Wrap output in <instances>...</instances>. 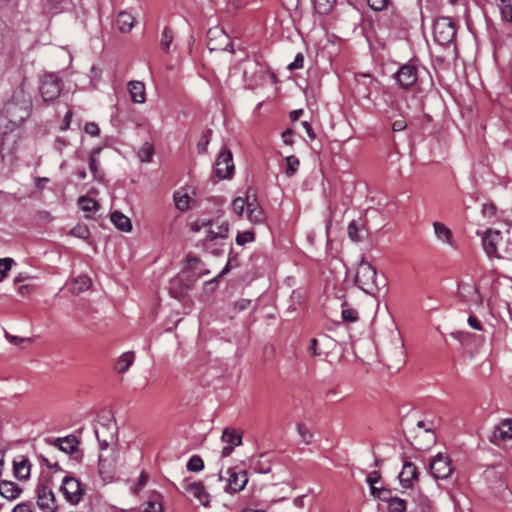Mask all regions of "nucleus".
Returning a JSON list of instances; mask_svg holds the SVG:
<instances>
[{
  "label": "nucleus",
  "mask_w": 512,
  "mask_h": 512,
  "mask_svg": "<svg viewBox=\"0 0 512 512\" xmlns=\"http://www.w3.org/2000/svg\"><path fill=\"white\" fill-rule=\"evenodd\" d=\"M31 108L30 96L20 85L0 111V133L8 134L18 129L30 116Z\"/></svg>",
  "instance_id": "nucleus-1"
},
{
  "label": "nucleus",
  "mask_w": 512,
  "mask_h": 512,
  "mask_svg": "<svg viewBox=\"0 0 512 512\" xmlns=\"http://www.w3.org/2000/svg\"><path fill=\"white\" fill-rule=\"evenodd\" d=\"M355 285L368 295L376 296L386 286L383 276H378L376 268L365 260H361L354 276Z\"/></svg>",
  "instance_id": "nucleus-2"
},
{
  "label": "nucleus",
  "mask_w": 512,
  "mask_h": 512,
  "mask_svg": "<svg viewBox=\"0 0 512 512\" xmlns=\"http://www.w3.org/2000/svg\"><path fill=\"white\" fill-rule=\"evenodd\" d=\"M116 427L113 423H100L95 427V435L100 445L101 453L99 455V470L103 471L108 465V457L103 454L110 444L114 441Z\"/></svg>",
  "instance_id": "nucleus-3"
},
{
  "label": "nucleus",
  "mask_w": 512,
  "mask_h": 512,
  "mask_svg": "<svg viewBox=\"0 0 512 512\" xmlns=\"http://www.w3.org/2000/svg\"><path fill=\"white\" fill-rule=\"evenodd\" d=\"M456 36L455 24L449 17H438L433 25L434 40L440 45L450 44Z\"/></svg>",
  "instance_id": "nucleus-4"
},
{
  "label": "nucleus",
  "mask_w": 512,
  "mask_h": 512,
  "mask_svg": "<svg viewBox=\"0 0 512 512\" xmlns=\"http://www.w3.org/2000/svg\"><path fill=\"white\" fill-rule=\"evenodd\" d=\"M483 249L488 257L503 258L501 251L505 240L499 230L488 229L482 239Z\"/></svg>",
  "instance_id": "nucleus-5"
},
{
  "label": "nucleus",
  "mask_w": 512,
  "mask_h": 512,
  "mask_svg": "<svg viewBox=\"0 0 512 512\" xmlns=\"http://www.w3.org/2000/svg\"><path fill=\"white\" fill-rule=\"evenodd\" d=\"M40 94L45 102L54 101L62 91V81L55 74H45L39 85Z\"/></svg>",
  "instance_id": "nucleus-6"
},
{
  "label": "nucleus",
  "mask_w": 512,
  "mask_h": 512,
  "mask_svg": "<svg viewBox=\"0 0 512 512\" xmlns=\"http://www.w3.org/2000/svg\"><path fill=\"white\" fill-rule=\"evenodd\" d=\"M60 491L64 495L65 500L72 505L78 504L84 496V489L81 483L71 476L63 478Z\"/></svg>",
  "instance_id": "nucleus-7"
},
{
  "label": "nucleus",
  "mask_w": 512,
  "mask_h": 512,
  "mask_svg": "<svg viewBox=\"0 0 512 512\" xmlns=\"http://www.w3.org/2000/svg\"><path fill=\"white\" fill-rule=\"evenodd\" d=\"M430 473L435 479H447L452 473L450 459L438 453L429 465Z\"/></svg>",
  "instance_id": "nucleus-8"
},
{
  "label": "nucleus",
  "mask_w": 512,
  "mask_h": 512,
  "mask_svg": "<svg viewBox=\"0 0 512 512\" xmlns=\"http://www.w3.org/2000/svg\"><path fill=\"white\" fill-rule=\"evenodd\" d=\"M265 73L264 65L258 61H249L244 68L243 77L249 88H255L264 78Z\"/></svg>",
  "instance_id": "nucleus-9"
},
{
  "label": "nucleus",
  "mask_w": 512,
  "mask_h": 512,
  "mask_svg": "<svg viewBox=\"0 0 512 512\" xmlns=\"http://www.w3.org/2000/svg\"><path fill=\"white\" fill-rule=\"evenodd\" d=\"M208 46L211 51L226 50L229 48L231 53L234 52L233 45L230 43L228 36L222 29L217 27L211 28L207 33Z\"/></svg>",
  "instance_id": "nucleus-10"
},
{
  "label": "nucleus",
  "mask_w": 512,
  "mask_h": 512,
  "mask_svg": "<svg viewBox=\"0 0 512 512\" xmlns=\"http://www.w3.org/2000/svg\"><path fill=\"white\" fill-rule=\"evenodd\" d=\"M37 505L41 510L55 512V495L52 488L44 483H39L36 487Z\"/></svg>",
  "instance_id": "nucleus-11"
},
{
  "label": "nucleus",
  "mask_w": 512,
  "mask_h": 512,
  "mask_svg": "<svg viewBox=\"0 0 512 512\" xmlns=\"http://www.w3.org/2000/svg\"><path fill=\"white\" fill-rule=\"evenodd\" d=\"M180 485L184 492L191 494L200 502L201 505L204 507L209 505L210 496L206 492L205 487L201 482L183 479Z\"/></svg>",
  "instance_id": "nucleus-12"
},
{
  "label": "nucleus",
  "mask_w": 512,
  "mask_h": 512,
  "mask_svg": "<svg viewBox=\"0 0 512 512\" xmlns=\"http://www.w3.org/2000/svg\"><path fill=\"white\" fill-rule=\"evenodd\" d=\"M234 163L232 153L228 150L219 153L215 163V174L219 179H227L232 176Z\"/></svg>",
  "instance_id": "nucleus-13"
},
{
  "label": "nucleus",
  "mask_w": 512,
  "mask_h": 512,
  "mask_svg": "<svg viewBox=\"0 0 512 512\" xmlns=\"http://www.w3.org/2000/svg\"><path fill=\"white\" fill-rule=\"evenodd\" d=\"M398 85L403 89L411 88L418 79V72L411 64L402 65L394 75Z\"/></svg>",
  "instance_id": "nucleus-14"
},
{
  "label": "nucleus",
  "mask_w": 512,
  "mask_h": 512,
  "mask_svg": "<svg viewBox=\"0 0 512 512\" xmlns=\"http://www.w3.org/2000/svg\"><path fill=\"white\" fill-rule=\"evenodd\" d=\"M228 479L225 486V491L230 494H235L242 491L248 483V476L246 471L236 472L233 468L227 470Z\"/></svg>",
  "instance_id": "nucleus-15"
},
{
  "label": "nucleus",
  "mask_w": 512,
  "mask_h": 512,
  "mask_svg": "<svg viewBox=\"0 0 512 512\" xmlns=\"http://www.w3.org/2000/svg\"><path fill=\"white\" fill-rule=\"evenodd\" d=\"M221 441L226 445L221 451L222 457H228L235 447L242 444V436L235 429L225 428L222 432Z\"/></svg>",
  "instance_id": "nucleus-16"
},
{
  "label": "nucleus",
  "mask_w": 512,
  "mask_h": 512,
  "mask_svg": "<svg viewBox=\"0 0 512 512\" xmlns=\"http://www.w3.org/2000/svg\"><path fill=\"white\" fill-rule=\"evenodd\" d=\"M418 479V469L414 463L406 461L399 473L400 484L404 488H410Z\"/></svg>",
  "instance_id": "nucleus-17"
},
{
  "label": "nucleus",
  "mask_w": 512,
  "mask_h": 512,
  "mask_svg": "<svg viewBox=\"0 0 512 512\" xmlns=\"http://www.w3.org/2000/svg\"><path fill=\"white\" fill-rule=\"evenodd\" d=\"M433 230L436 239L453 249H457L452 231L442 222H433Z\"/></svg>",
  "instance_id": "nucleus-18"
},
{
  "label": "nucleus",
  "mask_w": 512,
  "mask_h": 512,
  "mask_svg": "<svg viewBox=\"0 0 512 512\" xmlns=\"http://www.w3.org/2000/svg\"><path fill=\"white\" fill-rule=\"evenodd\" d=\"M512 440V419H505L497 425L491 436V441L499 444L501 441Z\"/></svg>",
  "instance_id": "nucleus-19"
},
{
  "label": "nucleus",
  "mask_w": 512,
  "mask_h": 512,
  "mask_svg": "<svg viewBox=\"0 0 512 512\" xmlns=\"http://www.w3.org/2000/svg\"><path fill=\"white\" fill-rule=\"evenodd\" d=\"M246 217L253 224H263L266 220V214L262 207L257 204L255 199L250 200L249 196H247Z\"/></svg>",
  "instance_id": "nucleus-20"
},
{
  "label": "nucleus",
  "mask_w": 512,
  "mask_h": 512,
  "mask_svg": "<svg viewBox=\"0 0 512 512\" xmlns=\"http://www.w3.org/2000/svg\"><path fill=\"white\" fill-rule=\"evenodd\" d=\"M213 223L210 221V225L205 230V238L204 241L206 243L215 241L217 239H225L228 236L229 225L227 222H223L220 225H217L216 228H213Z\"/></svg>",
  "instance_id": "nucleus-21"
},
{
  "label": "nucleus",
  "mask_w": 512,
  "mask_h": 512,
  "mask_svg": "<svg viewBox=\"0 0 512 512\" xmlns=\"http://www.w3.org/2000/svg\"><path fill=\"white\" fill-rule=\"evenodd\" d=\"M102 148L101 147H95L92 149L90 156H89V170L93 176V178L98 181L102 182L104 180V172L100 169V163L98 156L101 153Z\"/></svg>",
  "instance_id": "nucleus-22"
},
{
  "label": "nucleus",
  "mask_w": 512,
  "mask_h": 512,
  "mask_svg": "<svg viewBox=\"0 0 512 512\" xmlns=\"http://www.w3.org/2000/svg\"><path fill=\"white\" fill-rule=\"evenodd\" d=\"M21 493L22 489L18 484L7 480L0 481V495L7 500H15Z\"/></svg>",
  "instance_id": "nucleus-23"
},
{
  "label": "nucleus",
  "mask_w": 512,
  "mask_h": 512,
  "mask_svg": "<svg viewBox=\"0 0 512 512\" xmlns=\"http://www.w3.org/2000/svg\"><path fill=\"white\" fill-rule=\"evenodd\" d=\"M54 444L61 451L73 454L78 450L79 440L75 435H68L66 437L57 438Z\"/></svg>",
  "instance_id": "nucleus-24"
},
{
  "label": "nucleus",
  "mask_w": 512,
  "mask_h": 512,
  "mask_svg": "<svg viewBox=\"0 0 512 512\" xmlns=\"http://www.w3.org/2000/svg\"><path fill=\"white\" fill-rule=\"evenodd\" d=\"M128 89L132 102L142 104L146 100L145 85L140 81H130Z\"/></svg>",
  "instance_id": "nucleus-25"
},
{
  "label": "nucleus",
  "mask_w": 512,
  "mask_h": 512,
  "mask_svg": "<svg viewBox=\"0 0 512 512\" xmlns=\"http://www.w3.org/2000/svg\"><path fill=\"white\" fill-rule=\"evenodd\" d=\"M117 26L120 32L129 33L132 28L135 26V18L128 11H121L117 15Z\"/></svg>",
  "instance_id": "nucleus-26"
},
{
  "label": "nucleus",
  "mask_w": 512,
  "mask_h": 512,
  "mask_svg": "<svg viewBox=\"0 0 512 512\" xmlns=\"http://www.w3.org/2000/svg\"><path fill=\"white\" fill-rule=\"evenodd\" d=\"M78 205H79L80 209L83 212H85V217L86 218H92L93 215L100 208V205H99V203L96 200H94L92 198H89L87 196H81L78 199Z\"/></svg>",
  "instance_id": "nucleus-27"
},
{
  "label": "nucleus",
  "mask_w": 512,
  "mask_h": 512,
  "mask_svg": "<svg viewBox=\"0 0 512 512\" xmlns=\"http://www.w3.org/2000/svg\"><path fill=\"white\" fill-rule=\"evenodd\" d=\"M111 222L121 231L130 232L132 230L131 220L119 211L111 214Z\"/></svg>",
  "instance_id": "nucleus-28"
},
{
  "label": "nucleus",
  "mask_w": 512,
  "mask_h": 512,
  "mask_svg": "<svg viewBox=\"0 0 512 512\" xmlns=\"http://www.w3.org/2000/svg\"><path fill=\"white\" fill-rule=\"evenodd\" d=\"M499 9L501 20L505 23H512V0H494Z\"/></svg>",
  "instance_id": "nucleus-29"
},
{
  "label": "nucleus",
  "mask_w": 512,
  "mask_h": 512,
  "mask_svg": "<svg viewBox=\"0 0 512 512\" xmlns=\"http://www.w3.org/2000/svg\"><path fill=\"white\" fill-rule=\"evenodd\" d=\"M135 355L133 352L123 353L116 362L115 369L118 373H125L133 364Z\"/></svg>",
  "instance_id": "nucleus-30"
},
{
  "label": "nucleus",
  "mask_w": 512,
  "mask_h": 512,
  "mask_svg": "<svg viewBox=\"0 0 512 512\" xmlns=\"http://www.w3.org/2000/svg\"><path fill=\"white\" fill-rule=\"evenodd\" d=\"M14 474L20 480H26L30 476V463L27 459L14 462Z\"/></svg>",
  "instance_id": "nucleus-31"
},
{
  "label": "nucleus",
  "mask_w": 512,
  "mask_h": 512,
  "mask_svg": "<svg viewBox=\"0 0 512 512\" xmlns=\"http://www.w3.org/2000/svg\"><path fill=\"white\" fill-rule=\"evenodd\" d=\"M153 155H154V146L149 142L143 143V145L140 147V149L138 151L139 160L142 163H149L152 161Z\"/></svg>",
  "instance_id": "nucleus-32"
},
{
  "label": "nucleus",
  "mask_w": 512,
  "mask_h": 512,
  "mask_svg": "<svg viewBox=\"0 0 512 512\" xmlns=\"http://www.w3.org/2000/svg\"><path fill=\"white\" fill-rule=\"evenodd\" d=\"M389 512H406L407 502L399 497H392L387 500Z\"/></svg>",
  "instance_id": "nucleus-33"
},
{
  "label": "nucleus",
  "mask_w": 512,
  "mask_h": 512,
  "mask_svg": "<svg viewBox=\"0 0 512 512\" xmlns=\"http://www.w3.org/2000/svg\"><path fill=\"white\" fill-rule=\"evenodd\" d=\"M160 498L161 495L159 493L151 494L142 512H156L157 509L161 511Z\"/></svg>",
  "instance_id": "nucleus-34"
},
{
  "label": "nucleus",
  "mask_w": 512,
  "mask_h": 512,
  "mask_svg": "<svg viewBox=\"0 0 512 512\" xmlns=\"http://www.w3.org/2000/svg\"><path fill=\"white\" fill-rule=\"evenodd\" d=\"M174 201L176 207L181 211L187 210L190 206V197L188 193H182L181 191L175 192Z\"/></svg>",
  "instance_id": "nucleus-35"
},
{
  "label": "nucleus",
  "mask_w": 512,
  "mask_h": 512,
  "mask_svg": "<svg viewBox=\"0 0 512 512\" xmlns=\"http://www.w3.org/2000/svg\"><path fill=\"white\" fill-rule=\"evenodd\" d=\"M91 286V280L87 276H78L73 282V291L77 293H81L86 291Z\"/></svg>",
  "instance_id": "nucleus-36"
},
{
  "label": "nucleus",
  "mask_w": 512,
  "mask_h": 512,
  "mask_svg": "<svg viewBox=\"0 0 512 512\" xmlns=\"http://www.w3.org/2000/svg\"><path fill=\"white\" fill-rule=\"evenodd\" d=\"M342 319L345 322L354 323L359 319L358 312L349 307L346 303L342 304V312H341Z\"/></svg>",
  "instance_id": "nucleus-37"
},
{
  "label": "nucleus",
  "mask_w": 512,
  "mask_h": 512,
  "mask_svg": "<svg viewBox=\"0 0 512 512\" xmlns=\"http://www.w3.org/2000/svg\"><path fill=\"white\" fill-rule=\"evenodd\" d=\"M285 161H286L285 174L288 177H292L297 172L299 165H300V161L294 155L286 157Z\"/></svg>",
  "instance_id": "nucleus-38"
},
{
  "label": "nucleus",
  "mask_w": 512,
  "mask_h": 512,
  "mask_svg": "<svg viewBox=\"0 0 512 512\" xmlns=\"http://www.w3.org/2000/svg\"><path fill=\"white\" fill-rule=\"evenodd\" d=\"M233 211L240 217L246 212L247 209V198L237 197L232 202Z\"/></svg>",
  "instance_id": "nucleus-39"
},
{
  "label": "nucleus",
  "mask_w": 512,
  "mask_h": 512,
  "mask_svg": "<svg viewBox=\"0 0 512 512\" xmlns=\"http://www.w3.org/2000/svg\"><path fill=\"white\" fill-rule=\"evenodd\" d=\"M203 468L204 462L202 458L197 455L192 456L187 463V469L192 472H199L203 470Z\"/></svg>",
  "instance_id": "nucleus-40"
},
{
  "label": "nucleus",
  "mask_w": 512,
  "mask_h": 512,
  "mask_svg": "<svg viewBox=\"0 0 512 512\" xmlns=\"http://www.w3.org/2000/svg\"><path fill=\"white\" fill-rule=\"evenodd\" d=\"M348 236L353 242L362 241V235L356 221H351L348 225Z\"/></svg>",
  "instance_id": "nucleus-41"
},
{
  "label": "nucleus",
  "mask_w": 512,
  "mask_h": 512,
  "mask_svg": "<svg viewBox=\"0 0 512 512\" xmlns=\"http://www.w3.org/2000/svg\"><path fill=\"white\" fill-rule=\"evenodd\" d=\"M13 264L14 260L12 258L0 259V282L7 277V274L11 270Z\"/></svg>",
  "instance_id": "nucleus-42"
},
{
  "label": "nucleus",
  "mask_w": 512,
  "mask_h": 512,
  "mask_svg": "<svg viewBox=\"0 0 512 512\" xmlns=\"http://www.w3.org/2000/svg\"><path fill=\"white\" fill-rule=\"evenodd\" d=\"M172 41H173L172 32L168 28H165L162 32L161 41H160V46H161L162 50L165 52H168Z\"/></svg>",
  "instance_id": "nucleus-43"
},
{
  "label": "nucleus",
  "mask_w": 512,
  "mask_h": 512,
  "mask_svg": "<svg viewBox=\"0 0 512 512\" xmlns=\"http://www.w3.org/2000/svg\"><path fill=\"white\" fill-rule=\"evenodd\" d=\"M255 239L254 232L252 230H247L241 233H238L236 236V243L240 246L253 242Z\"/></svg>",
  "instance_id": "nucleus-44"
},
{
  "label": "nucleus",
  "mask_w": 512,
  "mask_h": 512,
  "mask_svg": "<svg viewBox=\"0 0 512 512\" xmlns=\"http://www.w3.org/2000/svg\"><path fill=\"white\" fill-rule=\"evenodd\" d=\"M297 431L299 433V436L301 437V440L304 444H310L313 439V434L304 424H298L297 425Z\"/></svg>",
  "instance_id": "nucleus-45"
},
{
  "label": "nucleus",
  "mask_w": 512,
  "mask_h": 512,
  "mask_svg": "<svg viewBox=\"0 0 512 512\" xmlns=\"http://www.w3.org/2000/svg\"><path fill=\"white\" fill-rule=\"evenodd\" d=\"M71 235L80 238V239H86L89 237V229L86 226H76L70 231Z\"/></svg>",
  "instance_id": "nucleus-46"
},
{
  "label": "nucleus",
  "mask_w": 512,
  "mask_h": 512,
  "mask_svg": "<svg viewBox=\"0 0 512 512\" xmlns=\"http://www.w3.org/2000/svg\"><path fill=\"white\" fill-rule=\"evenodd\" d=\"M336 0H315V5L320 13H327Z\"/></svg>",
  "instance_id": "nucleus-47"
},
{
  "label": "nucleus",
  "mask_w": 512,
  "mask_h": 512,
  "mask_svg": "<svg viewBox=\"0 0 512 512\" xmlns=\"http://www.w3.org/2000/svg\"><path fill=\"white\" fill-rule=\"evenodd\" d=\"M497 208L493 203H485L482 206V214L486 218H492L496 215Z\"/></svg>",
  "instance_id": "nucleus-48"
},
{
  "label": "nucleus",
  "mask_w": 512,
  "mask_h": 512,
  "mask_svg": "<svg viewBox=\"0 0 512 512\" xmlns=\"http://www.w3.org/2000/svg\"><path fill=\"white\" fill-rule=\"evenodd\" d=\"M303 64H304V56L302 53H298L296 56H295V59L293 62H291L289 65H288V69L293 71V70H297V69H301L303 67Z\"/></svg>",
  "instance_id": "nucleus-49"
},
{
  "label": "nucleus",
  "mask_w": 512,
  "mask_h": 512,
  "mask_svg": "<svg viewBox=\"0 0 512 512\" xmlns=\"http://www.w3.org/2000/svg\"><path fill=\"white\" fill-rule=\"evenodd\" d=\"M210 225V220H197L191 224V230L193 232H200L201 230H206V228Z\"/></svg>",
  "instance_id": "nucleus-50"
},
{
  "label": "nucleus",
  "mask_w": 512,
  "mask_h": 512,
  "mask_svg": "<svg viewBox=\"0 0 512 512\" xmlns=\"http://www.w3.org/2000/svg\"><path fill=\"white\" fill-rule=\"evenodd\" d=\"M5 337L6 339L12 343V344H15V345H20L22 343H30L31 342V338H22V337H18V336H14V335H10L9 333H5Z\"/></svg>",
  "instance_id": "nucleus-51"
},
{
  "label": "nucleus",
  "mask_w": 512,
  "mask_h": 512,
  "mask_svg": "<svg viewBox=\"0 0 512 512\" xmlns=\"http://www.w3.org/2000/svg\"><path fill=\"white\" fill-rule=\"evenodd\" d=\"M84 131L91 136H98L100 133L98 125L94 122L86 123L84 126Z\"/></svg>",
  "instance_id": "nucleus-52"
},
{
  "label": "nucleus",
  "mask_w": 512,
  "mask_h": 512,
  "mask_svg": "<svg viewBox=\"0 0 512 512\" xmlns=\"http://www.w3.org/2000/svg\"><path fill=\"white\" fill-rule=\"evenodd\" d=\"M251 303L252 301L250 299H240L234 303V309L237 312L244 311L250 307Z\"/></svg>",
  "instance_id": "nucleus-53"
},
{
  "label": "nucleus",
  "mask_w": 512,
  "mask_h": 512,
  "mask_svg": "<svg viewBox=\"0 0 512 512\" xmlns=\"http://www.w3.org/2000/svg\"><path fill=\"white\" fill-rule=\"evenodd\" d=\"M368 5L375 11H381L386 7L387 0H368Z\"/></svg>",
  "instance_id": "nucleus-54"
},
{
  "label": "nucleus",
  "mask_w": 512,
  "mask_h": 512,
  "mask_svg": "<svg viewBox=\"0 0 512 512\" xmlns=\"http://www.w3.org/2000/svg\"><path fill=\"white\" fill-rule=\"evenodd\" d=\"M459 294L461 297H466L467 294H477V291L472 285L462 284L459 286Z\"/></svg>",
  "instance_id": "nucleus-55"
},
{
  "label": "nucleus",
  "mask_w": 512,
  "mask_h": 512,
  "mask_svg": "<svg viewBox=\"0 0 512 512\" xmlns=\"http://www.w3.org/2000/svg\"><path fill=\"white\" fill-rule=\"evenodd\" d=\"M380 473L377 471H372L367 476V483L369 484L370 488H375V484H377L380 481Z\"/></svg>",
  "instance_id": "nucleus-56"
},
{
  "label": "nucleus",
  "mask_w": 512,
  "mask_h": 512,
  "mask_svg": "<svg viewBox=\"0 0 512 512\" xmlns=\"http://www.w3.org/2000/svg\"><path fill=\"white\" fill-rule=\"evenodd\" d=\"M147 482H148V475L143 471V472H141V474L138 478L135 492L140 491L147 484Z\"/></svg>",
  "instance_id": "nucleus-57"
},
{
  "label": "nucleus",
  "mask_w": 512,
  "mask_h": 512,
  "mask_svg": "<svg viewBox=\"0 0 512 512\" xmlns=\"http://www.w3.org/2000/svg\"><path fill=\"white\" fill-rule=\"evenodd\" d=\"M253 469L255 472L267 474L271 471V466L269 464L263 465V464H261L260 461H258L254 465Z\"/></svg>",
  "instance_id": "nucleus-58"
},
{
  "label": "nucleus",
  "mask_w": 512,
  "mask_h": 512,
  "mask_svg": "<svg viewBox=\"0 0 512 512\" xmlns=\"http://www.w3.org/2000/svg\"><path fill=\"white\" fill-rule=\"evenodd\" d=\"M12 512H33L32 507L28 503H19L13 509Z\"/></svg>",
  "instance_id": "nucleus-59"
},
{
  "label": "nucleus",
  "mask_w": 512,
  "mask_h": 512,
  "mask_svg": "<svg viewBox=\"0 0 512 512\" xmlns=\"http://www.w3.org/2000/svg\"><path fill=\"white\" fill-rule=\"evenodd\" d=\"M318 341L313 338L310 340L309 352L312 356H320L322 353L318 350Z\"/></svg>",
  "instance_id": "nucleus-60"
},
{
  "label": "nucleus",
  "mask_w": 512,
  "mask_h": 512,
  "mask_svg": "<svg viewBox=\"0 0 512 512\" xmlns=\"http://www.w3.org/2000/svg\"><path fill=\"white\" fill-rule=\"evenodd\" d=\"M468 324L471 328L475 329V330H482V324L481 322L478 320L477 317L473 316V315H470L469 318H468Z\"/></svg>",
  "instance_id": "nucleus-61"
},
{
  "label": "nucleus",
  "mask_w": 512,
  "mask_h": 512,
  "mask_svg": "<svg viewBox=\"0 0 512 512\" xmlns=\"http://www.w3.org/2000/svg\"><path fill=\"white\" fill-rule=\"evenodd\" d=\"M293 131L291 129H287L282 133L283 142L287 145H291L293 143Z\"/></svg>",
  "instance_id": "nucleus-62"
},
{
  "label": "nucleus",
  "mask_w": 512,
  "mask_h": 512,
  "mask_svg": "<svg viewBox=\"0 0 512 512\" xmlns=\"http://www.w3.org/2000/svg\"><path fill=\"white\" fill-rule=\"evenodd\" d=\"M301 125H302V126H303V128L305 129V131H306V133H307V135H308L309 139H310L311 141H312V140H314L316 136H315V133H314L313 128H312V126L310 125V123H309V122H307V121H303V122L301 123Z\"/></svg>",
  "instance_id": "nucleus-63"
},
{
  "label": "nucleus",
  "mask_w": 512,
  "mask_h": 512,
  "mask_svg": "<svg viewBox=\"0 0 512 512\" xmlns=\"http://www.w3.org/2000/svg\"><path fill=\"white\" fill-rule=\"evenodd\" d=\"M72 116H73V113L72 111H68L65 116H64V119H63V122H62V125H61V130H67L70 126V123H71V119H72Z\"/></svg>",
  "instance_id": "nucleus-64"
}]
</instances>
